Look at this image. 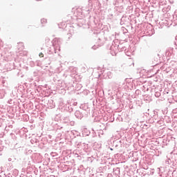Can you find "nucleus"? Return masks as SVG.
<instances>
[{
    "label": "nucleus",
    "mask_w": 177,
    "mask_h": 177,
    "mask_svg": "<svg viewBox=\"0 0 177 177\" xmlns=\"http://www.w3.org/2000/svg\"><path fill=\"white\" fill-rule=\"evenodd\" d=\"M39 56V57H44V54L42 53H40Z\"/></svg>",
    "instance_id": "1"
},
{
    "label": "nucleus",
    "mask_w": 177,
    "mask_h": 177,
    "mask_svg": "<svg viewBox=\"0 0 177 177\" xmlns=\"http://www.w3.org/2000/svg\"><path fill=\"white\" fill-rule=\"evenodd\" d=\"M19 45H20L21 46H23V44H19Z\"/></svg>",
    "instance_id": "2"
},
{
    "label": "nucleus",
    "mask_w": 177,
    "mask_h": 177,
    "mask_svg": "<svg viewBox=\"0 0 177 177\" xmlns=\"http://www.w3.org/2000/svg\"><path fill=\"white\" fill-rule=\"evenodd\" d=\"M111 150H113V149L111 148Z\"/></svg>",
    "instance_id": "3"
}]
</instances>
